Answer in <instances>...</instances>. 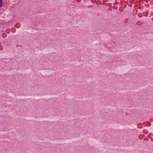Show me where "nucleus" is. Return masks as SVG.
Returning <instances> with one entry per match:
<instances>
[{
	"instance_id": "obj_1",
	"label": "nucleus",
	"mask_w": 153,
	"mask_h": 153,
	"mask_svg": "<svg viewBox=\"0 0 153 153\" xmlns=\"http://www.w3.org/2000/svg\"><path fill=\"white\" fill-rule=\"evenodd\" d=\"M2 5V2L1 0V7Z\"/></svg>"
}]
</instances>
